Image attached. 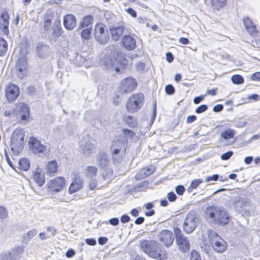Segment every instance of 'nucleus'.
<instances>
[{
    "label": "nucleus",
    "instance_id": "1",
    "mask_svg": "<svg viewBox=\"0 0 260 260\" xmlns=\"http://www.w3.org/2000/svg\"><path fill=\"white\" fill-rule=\"evenodd\" d=\"M140 249L149 257L157 260L168 258L167 252L156 241L144 240L140 241Z\"/></svg>",
    "mask_w": 260,
    "mask_h": 260
},
{
    "label": "nucleus",
    "instance_id": "2",
    "mask_svg": "<svg viewBox=\"0 0 260 260\" xmlns=\"http://www.w3.org/2000/svg\"><path fill=\"white\" fill-rule=\"evenodd\" d=\"M96 161L101 172V178L106 181V183L108 182L112 179L113 170L109 167V160L107 153L99 152L96 156Z\"/></svg>",
    "mask_w": 260,
    "mask_h": 260
},
{
    "label": "nucleus",
    "instance_id": "3",
    "mask_svg": "<svg viewBox=\"0 0 260 260\" xmlns=\"http://www.w3.org/2000/svg\"><path fill=\"white\" fill-rule=\"evenodd\" d=\"M24 135L21 129H16L11 139V150L15 155H18L23 148Z\"/></svg>",
    "mask_w": 260,
    "mask_h": 260
},
{
    "label": "nucleus",
    "instance_id": "4",
    "mask_svg": "<svg viewBox=\"0 0 260 260\" xmlns=\"http://www.w3.org/2000/svg\"><path fill=\"white\" fill-rule=\"evenodd\" d=\"M209 242L212 248L218 253L224 252L226 248V242L214 231H208Z\"/></svg>",
    "mask_w": 260,
    "mask_h": 260
},
{
    "label": "nucleus",
    "instance_id": "5",
    "mask_svg": "<svg viewBox=\"0 0 260 260\" xmlns=\"http://www.w3.org/2000/svg\"><path fill=\"white\" fill-rule=\"evenodd\" d=\"M127 143L123 141H114L111 147L112 159L114 163L121 162L125 153Z\"/></svg>",
    "mask_w": 260,
    "mask_h": 260
},
{
    "label": "nucleus",
    "instance_id": "6",
    "mask_svg": "<svg viewBox=\"0 0 260 260\" xmlns=\"http://www.w3.org/2000/svg\"><path fill=\"white\" fill-rule=\"evenodd\" d=\"M144 96L142 93H137L132 95L126 104V109L129 112L137 111L143 106Z\"/></svg>",
    "mask_w": 260,
    "mask_h": 260
},
{
    "label": "nucleus",
    "instance_id": "7",
    "mask_svg": "<svg viewBox=\"0 0 260 260\" xmlns=\"http://www.w3.org/2000/svg\"><path fill=\"white\" fill-rule=\"evenodd\" d=\"M94 35L95 40L100 44H106L109 39L107 28L103 23H98L94 26Z\"/></svg>",
    "mask_w": 260,
    "mask_h": 260
},
{
    "label": "nucleus",
    "instance_id": "8",
    "mask_svg": "<svg viewBox=\"0 0 260 260\" xmlns=\"http://www.w3.org/2000/svg\"><path fill=\"white\" fill-rule=\"evenodd\" d=\"M174 233L176 236V242L179 250L184 253L188 252L190 245L187 238L178 228L174 229Z\"/></svg>",
    "mask_w": 260,
    "mask_h": 260
},
{
    "label": "nucleus",
    "instance_id": "9",
    "mask_svg": "<svg viewBox=\"0 0 260 260\" xmlns=\"http://www.w3.org/2000/svg\"><path fill=\"white\" fill-rule=\"evenodd\" d=\"M137 85L136 80L131 77L121 80L118 87V92L121 94L128 93L133 91Z\"/></svg>",
    "mask_w": 260,
    "mask_h": 260
},
{
    "label": "nucleus",
    "instance_id": "10",
    "mask_svg": "<svg viewBox=\"0 0 260 260\" xmlns=\"http://www.w3.org/2000/svg\"><path fill=\"white\" fill-rule=\"evenodd\" d=\"M193 213V212L188 213L183 223V230L187 234L191 233L197 226L198 219Z\"/></svg>",
    "mask_w": 260,
    "mask_h": 260
},
{
    "label": "nucleus",
    "instance_id": "11",
    "mask_svg": "<svg viewBox=\"0 0 260 260\" xmlns=\"http://www.w3.org/2000/svg\"><path fill=\"white\" fill-rule=\"evenodd\" d=\"M66 185V179L62 177H57L50 180L47 184L48 188L53 192H59Z\"/></svg>",
    "mask_w": 260,
    "mask_h": 260
},
{
    "label": "nucleus",
    "instance_id": "12",
    "mask_svg": "<svg viewBox=\"0 0 260 260\" xmlns=\"http://www.w3.org/2000/svg\"><path fill=\"white\" fill-rule=\"evenodd\" d=\"M209 217L216 224L221 225L228 224L230 219L228 212H210Z\"/></svg>",
    "mask_w": 260,
    "mask_h": 260
},
{
    "label": "nucleus",
    "instance_id": "13",
    "mask_svg": "<svg viewBox=\"0 0 260 260\" xmlns=\"http://www.w3.org/2000/svg\"><path fill=\"white\" fill-rule=\"evenodd\" d=\"M158 240L166 247H170L173 243L174 237L172 232L169 230H162L158 235Z\"/></svg>",
    "mask_w": 260,
    "mask_h": 260
},
{
    "label": "nucleus",
    "instance_id": "14",
    "mask_svg": "<svg viewBox=\"0 0 260 260\" xmlns=\"http://www.w3.org/2000/svg\"><path fill=\"white\" fill-rule=\"evenodd\" d=\"M29 146L30 149L35 154L44 153L46 150V147L42 145L40 141L34 137H30L29 140Z\"/></svg>",
    "mask_w": 260,
    "mask_h": 260
},
{
    "label": "nucleus",
    "instance_id": "15",
    "mask_svg": "<svg viewBox=\"0 0 260 260\" xmlns=\"http://www.w3.org/2000/svg\"><path fill=\"white\" fill-rule=\"evenodd\" d=\"M122 46L125 49L131 51L135 49L136 40L134 37L130 35H125L121 40Z\"/></svg>",
    "mask_w": 260,
    "mask_h": 260
},
{
    "label": "nucleus",
    "instance_id": "16",
    "mask_svg": "<svg viewBox=\"0 0 260 260\" xmlns=\"http://www.w3.org/2000/svg\"><path fill=\"white\" fill-rule=\"evenodd\" d=\"M109 31L112 39L115 41L119 40L124 31L122 24H116L109 26Z\"/></svg>",
    "mask_w": 260,
    "mask_h": 260
},
{
    "label": "nucleus",
    "instance_id": "17",
    "mask_svg": "<svg viewBox=\"0 0 260 260\" xmlns=\"http://www.w3.org/2000/svg\"><path fill=\"white\" fill-rule=\"evenodd\" d=\"M83 187V179L79 175H75L69 187V192L74 193L81 189Z\"/></svg>",
    "mask_w": 260,
    "mask_h": 260
},
{
    "label": "nucleus",
    "instance_id": "18",
    "mask_svg": "<svg viewBox=\"0 0 260 260\" xmlns=\"http://www.w3.org/2000/svg\"><path fill=\"white\" fill-rule=\"evenodd\" d=\"M19 95V88L14 84L8 86L6 90V95L8 101L13 102L15 101Z\"/></svg>",
    "mask_w": 260,
    "mask_h": 260
},
{
    "label": "nucleus",
    "instance_id": "19",
    "mask_svg": "<svg viewBox=\"0 0 260 260\" xmlns=\"http://www.w3.org/2000/svg\"><path fill=\"white\" fill-rule=\"evenodd\" d=\"M27 62L26 59L24 57L19 58L16 64L17 70V75L20 78H23L26 74Z\"/></svg>",
    "mask_w": 260,
    "mask_h": 260
},
{
    "label": "nucleus",
    "instance_id": "20",
    "mask_svg": "<svg viewBox=\"0 0 260 260\" xmlns=\"http://www.w3.org/2000/svg\"><path fill=\"white\" fill-rule=\"evenodd\" d=\"M80 148L84 155H89L93 153L94 146L91 141H81L80 142Z\"/></svg>",
    "mask_w": 260,
    "mask_h": 260
},
{
    "label": "nucleus",
    "instance_id": "21",
    "mask_svg": "<svg viewBox=\"0 0 260 260\" xmlns=\"http://www.w3.org/2000/svg\"><path fill=\"white\" fill-rule=\"evenodd\" d=\"M76 24L75 17L72 14H67L63 18V25L68 30H72Z\"/></svg>",
    "mask_w": 260,
    "mask_h": 260
},
{
    "label": "nucleus",
    "instance_id": "22",
    "mask_svg": "<svg viewBox=\"0 0 260 260\" xmlns=\"http://www.w3.org/2000/svg\"><path fill=\"white\" fill-rule=\"evenodd\" d=\"M243 22L245 28L247 32L250 35L255 36L257 33L256 28L252 20L248 17H244L243 18Z\"/></svg>",
    "mask_w": 260,
    "mask_h": 260
},
{
    "label": "nucleus",
    "instance_id": "23",
    "mask_svg": "<svg viewBox=\"0 0 260 260\" xmlns=\"http://www.w3.org/2000/svg\"><path fill=\"white\" fill-rule=\"evenodd\" d=\"M155 171V168L153 166L144 168L141 169L136 175L135 178L139 180L146 178Z\"/></svg>",
    "mask_w": 260,
    "mask_h": 260
},
{
    "label": "nucleus",
    "instance_id": "24",
    "mask_svg": "<svg viewBox=\"0 0 260 260\" xmlns=\"http://www.w3.org/2000/svg\"><path fill=\"white\" fill-rule=\"evenodd\" d=\"M37 52L40 58H45L50 55V50L49 47L43 44H38L36 47Z\"/></svg>",
    "mask_w": 260,
    "mask_h": 260
},
{
    "label": "nucleus",
    "instance_id": "25",
    "mask_svg": "<svg viewBox=\"0 0 260 260\" xmlns=\"http://www.w3.org/2000/svg\"><path fill=\"white\" fill-rule=\"evenodd\" d=\"M9 16L7 12L3 13L0 17V27L5 34L9 32Z\"/></svg>",
    "mask_w": 260,
    "mask_h": 260
},
{
    "label": "nucleus",
    "instance_id": "26",
    "mask_svg": "<svg viewBox=\"0 0 260 260\" xmlns=\"http://www.w3.org/2000/svg\"><path fill=\"white\" fill-rule=\"evenodd\" d=\"M32 178L39 186H42L45 181L44 174L38 168L33 172Z\"/></svg>",
    "mask_w": 260,
    "mask_h": 260
},
{
    "label": "nucleus",
    "instance_id": "27",
    "mask_svg": "<svg viewBox=\"0 0 260 260\" xmlns=\"http://www.w3.org/2000/svg\"><path fill=\"white\" fill-rule=\"evenodd\" d=\"M52 32L50 34V37L52 40L56 39L60 36V26L59 21L56 20L52 26Z\"/></svg>",
    "mask_w": 260,
    "mask_h": 260
},
{
    "label": "nucleus",
    "instance_id": "28",
    "mask_svg": "<svg viewBox=\"0 0 260 260\" xmlns=\"http://www.w3.org/2000/svg\"><path fill=\"white\" fill-rule=\"evenodd\" d=\"M13 260H18L24 252V247L22 246H16L13 248L10 251Z\"/></svg>",
    "mask_w": 260,
    "mask_h": 260
},
{
    "label": "nucleus",
    "instance_id": "29",
    "mask_svg": "<svg viewBox=\"0 0 260 260\" xmlns=\"http://www.w3.org/2000/svg\"><path fill=\"white\" fill-rule=\"evenodd\" d=\"M58 164L55 160L50 161L46 166V172L50 176L53 175L57 171Z\"/></svg>",
    "mask_w": 260,
    "mask_h": 260
},
{
    "label": "nucleus",
    "instance_id": "30",
    "mask_svg": "<svg viewBox=\"0 0 260 260\" xmlns=\"http://www.w3.org/2000/svg\"><path fill=\"white\" fill-rule=\"evenodd\" d=\"M93 22V17L91 15L85 16L83 18L82 21L79 26V28H84L85 27H89V25H91Z\"/></svg>",
    "mask_w": 260,
    "mask_h": 260
},
{
    "label": "nucleus",
    "instance_id": "31",
    "mask_svg": "<svg viewBox=\"0 0 260 260\" xmlns=\"http://www.w3.org/2000/svg\"><path fill=\"white\" fill-rule=\"evenodd\" d=\"M116 62V60L111 58L109 56H106L101 60V63L103 64L107 68H112Z\"/></svg>",
    "mask_w": 260,
    "mask_h": 260
},
{
    "label": "nucleus",
    "instance_id": "32",
    "mask_svg": "<svg viewBox=\"0 0 260 260\" xmlns=\"http://www.w3.org/2000/svg\"><path fill=\"white\" fill-rule=\"evenodd\" d=\"M85 172L87 178H93L97 175L98 168L94 166H88L85 169Z\"/></svg>",
    "mask_w": 260,
    "mask_h": 260
},
{
    "label": "nucleus",
    "instance_id": "33",
    "mask_svg": "<svg viewBox=\"0 0 260 260\" xmlns=\"http://www.w3.org/2000/svg\"><path fill=\"white\" fill-rule=\"evenodd\" d=\"M19 166L21 170L26 171L30 167L29 161L26 158H21L19 161Z\"/></svg>",
    "mask_w": 260,
    "mask_h": 260
},
{
    "label": "nucleus",
    "instance_id": "34",
    "mask_svg": "<svg viewBox=\"0 0 260 260\" xmlns=\"http://www.w3.org/2000/svg\"><path fill=\"white\" fill-rule=\"evenodd\" d=\"M211 3L213 9L219 10L225 5L226 0H211Z\"/></svg>",
    "mask_w": 260,
    "mask_h": 260
},
{
    "label": "nucleus",
    "instance_id": "35",
    "mask_svg": "<svg viewBox=\"0 0 260 260\" xmlns=\"http://www.w3.org/2000/svg\"><path fill=\"white\" fill-rule=\"evenodd\" d=\"M235 134V130L229 129L221 133L220 136L223 139L228 140L233 138Z\"/></svg>",
    "mask_w": 260,
    "mask_h": 260
},
{
    "label": "nucleus",
    "instance_id": "36",
    "mask_svg": "<svg viewBox=\"0 0 260 260\" xmlns=\"http://www.w3.org/2000/svg\"><path fill=\"white\" fill-rule=\"evenodd\" d=\"M91 27H87L83 29L80 32L81 38L85 40L90 39L91 34Z\"/></svg>",
    "mask_w": 260,
    "mask_h": 260
},
{
    "label": "nucleus",
    "instance_id": "37",
    "mask_svg": "<svg viewBox=\"0 0 260 260\" xmlns=\"http://www.w3.org/2000/svg\"><path fill=\"white\" fill-rule=\"evenodd\" d=\"M20 108L23 109L24 114L21 115V119L22 120H26L29 117V110L28 107L23 103H20L19 105Z\"/></svg>",
    "mask_w": 260,
    "mask_h": 260
},
{
    "label": "nucleus",
    "instance_id": "38",
    "mask_svg": "<svg viewBox=\"0 0 260 260\" xmlns=\"http://www.w3.org/2000/svg\"><path fill=\"white\" fill-rule=\"evenodd\" d=\"M8 49L7 42L3 39L0 38V56H3Z\"/></svg>",
    "mask_w": 260,
    "mask_h": 260
},
{
    "label": "nucleus",
    "instance_id": "39",
    "mask_svg": "<svg viewBox=\"0 0 260 260\" xmlns=\"http://www.w3.org/2000/svg\"><path fill=\"white\" fill-rule=\"evenodd\" d=\"M37 234V231L35 229L31 230L23 235V241L25 242L29 241Z\"/></svg>",
    "mask_w": 260,
    "mask_h": 260
},
{
    "label": "nucleus",
    "instance_id": "40",
    "mask_svg": "<svg viewBox=\"0 0 260 260\" xmlns=\"http://www.w3.org/2000/svg\"><path fill=\"white\" fill-rule=\"evenodd\" d=\"M125 123L130 127H134L136 123L134 118L132 116H127L124 117Z\"/></svg>",
    "mask_w": 260,
    "mask_h": 260
},
{
    "label": "nucleus",
    "instance_id": "41",
    "mask_svg": "<svg viewBox=\"0 0 260 260\" xmlns=\"http://www.w3.org/2000/svg\"><path fill=\"white\" fill-rule=\"evenodd\" d=\"M231 80L235 84H241L244 82L243 78L240 75H234L232 76Z\"/></svg>",
    "mask_w": 260,
    "mask_h": 260
},
{
    "label": "nucleus",
    "instance_id": "42",
    "mask_svg": "<svg viewBox=\"0 0 260 260\" xmlns=\"http://www.w3.org/2000/svg\"><path fill=\"white\" fill-rule=\"evenodd\" d=\"M11 255L10 251H4L0 254V260H13Z\"/></svg>",
    "mask_w": 260,
    "mask_h": 260
},
{
    "label": "nucleus",
    "instance_id": "43",
    "mask_svg": "<svg viewBox=\"0 0 260 260\" xmlns=\"http://www.w3.org/2000/svg\"><path fill=\"white\" fill-rule=\"evenodd\" d=\"M203 181L199 179L192 180L188 188V190L189 191L191 188H196Z\"/></svg>",
    "mask_w": 260,
    "mask_h": 260
},
{
    "label": "nucleus",
    "instance_id": "44",
    "mask_svg": "<svg viewBox=\"0 0 260 260\" xmlns=\"http://www.w3.org/2000/svg\"><path fill=\"white\" fill-rule=\"evenodd\" d=\"M51 20L49 17H45L44 20V28L45 31H49L51 27Z\"/></svg>",
    "mask_w": 260,
    "mask_h": 260
},
{
    "label": "nucleus",
    "instance_id": "45",
    "mask_svg": "<svg viewBox=\"0 0 260 260\" xmlns=\"http://www.w3.org/2000/svg\"><path fill=\"white\" fill-rule=\"evenodd\" d=\"M85 58L82 56L81 55L77 54L75 58V61L79 66H82V64L85 62Z\"/></svg>",
    "mask_w": 260,
    "mask_h": 260
},
{
    "label": "nucleus",
    "instance_id": "46",
    "mask_svg": "<svg viewBox=\"0 0 260 260\" xmlns=\"http://www.w3.org/2000/svg\"><path fill=\"white\" fill-rule=\"evenodd\" d=\"M190 260H201V256L196 250H192L191 251Z\"/></svg>",
    "mask_w": 260,
    "mask_h": 260
},
{
    "label": "nucleus",
    "instance_id": "47",
    "mask_svg": "<svg viewBox=\"0 0 260 260\" xmlns=\"http://www.w3.org/2000/svg\"><path fill=\"white\" fill-rule=\"evenodd\" d=\"M208 109V106L207 105L203 104L199 106L195 110V112L198 114L202 113L205 111H206Z\"/></svg>",
    "mask_w": 260,
    "mask_h": 260
},
{
    "label": "nucleus",
    "instance_id": "48",
    "mask_svg": "<svg viewBox=\"0 0 260 260\" xmlns=\"http://www.w3.org/2000/svg\"><path fill=\"white\" fill-rule=\"evenodd\" d=\"M165 91L168 94H173L175 92V88L173 85L169 84L165 86Z\"/></svg>",
    "mask_w": 260,
    "mask_h": 260
},
{
    "label": "nucleus",
    "instance_id": "49",
    "mask_svg": "<svg viewBox=\"0 0 260 260\" xmlns=\"http://www.w3.org/2000/svg\"><path fill=\"white\" fill-rule=\"evenodd\" d=\"M233 154V152L232 151H228L223 154H222L220 158L222 160H228Z\"/></svg>",
    "mask_w": 260,
    "mask_h": 260
},
{
    "label": "nucleus",
    "instance_id": "50",
    "mask_svg": "<svg viewBox=\"0 0 260 260\" xmlns=\"http://www.w3.org/2000/svg\"><path fill=\"white\" fill-rule=\"evenodd\" d=\"M176 192L179 196H181L185 191V188L183 185H177L175 188Z\"/></svg>",
    "mask_w": 260,
    "mask_h": 260
},
{
    "label": "nucleus",
    "instance_id": "51",
    "mask_svg": "<svg viewBox=\"0 0 260 260\" xmlns=\"http://www.w3.org/2000/svg\"><path fill=\"white\" fill-rule=\"evenodd\" d=\"M90 180L89 182V188L91 190L94 189L96 186V181L93 178H89Z\"/></svg>",
    "mask_w": 260,
    "mask_h": 260
},
{
    "label": "nucleus",
    "instance_id": "52",
    "mask_svg": "<svg viewBox=\"0 0 260 260\" xmlns=\"http://www.w3.org/2000/svg\"><path fill=\"white\" fill-rule=\"evenodd\" d=\"M167 198L169 201L174 202L176 200L177 196L174 192H170L167 194Z\"/></svg>",
    "mask_w": 260,
    "mask_h": 260
},
{
    "label": "nucleus",
    "instance_id": "53",
    "mask_svg": "<svg viewBox=\"0 0 260 260\" xmlns=\"http://www.w3.org/2000/svg\"><path fill=\"white\" fill-rule=\"evenodd\" d=\"M219 176L218 174H214L212 176H208L206 179V181L208 182L211 181H216L218 180Z\"/></svg>",
    "mask_w": 260,
    "mask_h": 260
},
{
    "label": "nucleus",
    "instance_id": "54",
    "mask_svg": "<svg viewBox=\"0 0 260 260\" xmlns=\"http://www.w3.org/2000/svg\"><path fill=\"white\" fill-rule=\"evenodd\" d=\"M5 156L6 157V160H7L8 164H9V166L11 168H12L13 169L15 170V168L12 164V162L11 161L10 158L9 157L8 152H7V151L6 150L5 151Z\"/></svg>",
    "mask_w": 260,
    "mask_h": 260
},
{
    "label": "nucleus",
    "instance_id": "55",
    "mask_svg": "<svg viewBox=\"0 0 260 260\" xmlns=\"http://www.w3.org/2000/svg\"><path fill=\"white\" fill-rule=\"evenodd\" d=\"M251 79L255 81H260V72H255L251 75Z\"/></svg>",
    "mask_w": 260,
    "mask_h": 260
},
{
    "label": "nucleus",
    "instance_id": "56",
    "mask_svg": "<svg viewBox=\"0 0 260 260\" xmlns=\"http://www.w3.org/2000/svg\"><path fill=\"white\" fill-rule=\"evenodd\" d=\"M127 13L131 15L133 17L135 18L137 16L136 12L131 8H128L125 10Z\"/></svg>",
    "mask_w": 260,
    "mask_h": 260
},
{
    "label": "nucleus",
    "instance_id": "57",
    "mask_svg": "<svg viewBox=\"0 0 260 260\" xmlns=\"http://www.w3.org/2000/svg\"><path fill=\"white\" fill-rule=\"evenodd\" d=\"M223 106L221 104H218L213 107V110L215 112H219L222 110Z\"/></svg>",
    "mask_w": 260,
    "mask_h": 260
},
{
    "label": "nucleus",
    "instance_id": "58",
    "mask_svg": "<svg viewBox=\"0 0 260 260\" xmlns=\"http://www.w3.org/2000/svg\"><path fill=\"white\" fill-rule=\"evenodd\" d=\"M109 223L114 226L117 225L119 223V219L116 217L111 218L109 220Z\"/></svg>",
    "mask_w": 260,
    "mask_h": 260
},
{
    "label": "nucleus",
    "instance_id": "59",
    "mask_svg": "<svg viewBox=\"0 0 260 260\" xmlns=\"http://www.w3.org/2000/svg\"><path fill=\"white\" fill-rule=\"evenodd\" d=\"M204 99V95H200L196 96L193 99V103L196 104H199L201 102L203 101Z\"/></svg>",
    "mask_w": 260,
    "mask_h": 260
},
{
    "label": "nucleus",
    "instance_id": "60",
    "mask_svg": "<svg viewBox=\"0 0 260 260\" xmlns=\"http://www.w3.org/2000/svg\"><path fill=\"white\" fill-rule=\"evenodd\" d=\"M108 241V238L104 237H101L98 239V243L101 245L105 244Z\"/></svg>",
    "mask_w": 260,
    "mask_h": 260
},
{
    "label": "nucleus",
    "instance_id": "61",
    "mask_svg": "<svg viewBox=\"0 0 260 260\" xmlns=\"http://www.w3.org/2000/svg\"><path fill=\"white\" fill-rule=\"evenodd\" d=\"M85 242L87 244L91 246H94L96 244V240L94 239H86Z\"/></svg>",
    "mask_w": 260,
    "mask_h": 260
},
{
    "label": "nucleus",
    "instance_id": "62",
    "mask_svg": "<svg viewBox=\"0 0 260 260\" xmlns=\"http://www.w3.org/2000/svg\"><path fill=\"white\" fill-rule=\"evenodd\" d=\"M130 220L129 217L127 215H123L121 216L120 220L122 223H126Z\"/></svg>",
    "mask_w": 260,
    "mask_h": 260
},
{
    "label": "nucleus",
    "instance_id": "63",
    "mask_svg": "<svg viewBox=\"0 0 260 260\" xmlns=\"http://www.w3.org/2000/svg\"><path fill=\"white\" fill-rule=\"evenodd\" d=\"M197 119L195 115L188 116L186 118V122L187 123H190L194 121Z\"/></svg>",
    "mask_w": 260,
    "mask_h": 260
},
{
    "label": "nucleus",
    "instance_id": "64",
    "mask_svg": "<svg viewBox=\"0 0 260 260\" xmlns=\"http://www.w3.org/2000/svg\"><path fill=\"white\" fill-rule=\"evenodd\" d=\"M75 254V252L73 249H69L66 252V256L69 258L73 257Z\"/></svg>",
    "mask_w": 260,
    "mask_h": 260
}]
</instances>
